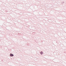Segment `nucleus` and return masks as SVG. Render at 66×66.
Listing matches in <instances>:
<instances>
[{
    "mask_svg": "<svg viewBox=\"0 0 66 66\" xmlns=\"http://www.w3.org/2000/svg\"><path fill=\"white\" fill-rule=\"evenodd\" d=\"M40 54H42H42H43V52H42V51H41L40 52Z\"/></svg>",
    "mask_w": 66,
    "mask_h": 66,
    "instance_id": "obj_2",
    "label": "nucleus"
},
{
    "mask_svg": "<svg viewBox=\"0 0 66 66\" xmlns=\"http://www.w3.org/2000/svg\"><path fill=\"white\" fill-rule=\"evenodd\" d=\"M18 35H19V33H18Z\"/></svg>",
    "mask_w": 66,
    "mask_h": 66,
    "instance_id": "obj_4",
    "label": "nucleus"
},
{
    "mask_svg": "<svg viewBox=\"0 0 66 66\" xmlns=\"http://www.w3.org/2000/svg\"><path fill=\"white\" fill-rule=\"evenodd\" d=\"M10 56H14V54H13L12 53H11L10 54Z\"/></svg>",
    "mask_w": 66,
    "mask_h": 66,
    "instance_id": "obj_1",
    "label": "nucleus"
},
{
    "mask_svg": "<svg viewBox=\"0 0 66 66\" xmlns=\"http://www.w3.org/2000/svg\"><path fill=\"white\" fill-rule=\"evenodd\" d=\"M64 3V2H62L61 3L62 4H63V3Z\"/></svg>",
    "mask_w": 66,
    "mask_h": 66,
    "instance_id": "obj_3",
    "label": "nucleus"
}]
</instances>
